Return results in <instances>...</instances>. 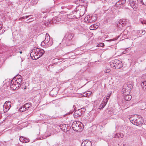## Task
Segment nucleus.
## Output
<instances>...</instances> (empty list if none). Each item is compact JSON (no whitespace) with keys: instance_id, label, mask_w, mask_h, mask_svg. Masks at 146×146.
<instances>
[{"instance_id":"27","label":"nucleus","mask_w":146,"mask_h":146,"mask_svg":"<svg viewBox=\"0 0 146 146\" xmlns=\"http://www.w3.org/2000/svg\"><path fill=\"white\" fill-rule=\"evenodd\" d=\"M111 93H109L107 95V97H105L104 98V100H105V101L107 100V102H108V99H109L110 97V96H111Z\"/></svg>"},{"instance_id":"52","label":"nucleus","mask_w":146,"mask_h":146,"mask_svg":"<svg viewBox=\"0 0 146 146\" xmlns=\"http://www.w3.org/2000/svg\"><path fill=\"white\" fill-rule=\"evenodd\" d=\"M19 52L20 54H22V52L21 51H19Z\"/></svg>"},{"instance_id":"24","label":"nucleus","mask_w":146,"mask_h":146,"mask_svg":"<svg viewBox=\"0 0 146 146\" xmlns=\"http://www.w3.org/2000/svg\"><path fill=\"white\" fill-rule=\"evenodd\" d=\"M11 106V102L10 101H6L4 103L3 106H7V107H10V108Z\"/></svg>"},{"instance_id":"29","label":"nucleus","mask_w":146,"mask_h":146,"mask_svg":"<svg viewBox=\"0 0 146 146\" xmlns=\"http://www.w3.org/2000/svg\"><path fill=\"white\" fill-rule=\"evenodd\" d=\"M38 2V0H31V4L32 5L36 4Z\"/></svg>"},{"instance_id":"12","label":"nucleus","mask_w":146,"mask_h":146,"mask_svg":"<svg viewBox=\"0 0 146 146\" xmlns=\"http://www.w3.org/2000/svg\"><path fill=\"white\" fill-rule=\"evenodd\" d=\"M81 110L82 109H80L75 111L74 114V117L77 118L82 115Z\"/></svg>"},{"instance_id":"5","label":"nucleus","mask_w":146,"mask_h":146,"mask_svg":"<svg viewBox=\"0 0 146 146\" xmlns=\"http://www.w3.org/2000/svg\"><path fill=\"white\" fill-rule=\"evenodd\" d=\"M36 50V49H35L31 51L30 53V56L31 58L33 60H36L38 58V55H37Z\"/></svg>"},{"instance_id":"53","label":"nucleus","mask_w":146,"mask_h":146,"mask_svg":"<svg viewBox=\"0 0 146 146\" xmlns=\"http://www.w3.org/2000/svg\"><path fill=\"white\" fill-rule=\"evenodd\" d=\"M19 52V51L18 50H17L16 51V52Z\"/></svg>"},{"instance_id":"8","label":"nucleus","mask_w":146,"mask_h":146,"mask_svg":"<svg viewBox=\"0 0 146 146\" xmlns=\"http://www.w3.org/2000/svg\"><path fill=\"white\" fill-rule=\"evenodd\" d=\"M138 2L137 0H130L129 1L130 6L133 8H137Z\"/></svg>"},{"instance_id":"15","label":"nucleus","mask_w":146,"mask_h":146,"mask_svg":"<svg viewBox=\"0 0 146 146\" xmlns=\"http://www.w3.org/2000/svg\"><path fill=\"white\" fill-rule=\"evenodd\" d=\"M13 79H15V80H14V83H17V84H19L20 86H21V84L22 83V80L21 78H20V77H19V78H17V79H16V78L15 77Z\"/></svg>"},{"instance_id":"18","label":"nucleus","mask_w":146,"mask_h":146,"mask_svg":"<svg viewBox=\"0 0 146 146\" xmlns=\"http://www.w3.org/2000/svg\"><path fill=\"white\" fill-rule=\"evenodd\" d=\"M75 13H76V11H72L71 13V15H69V16L70 17H68L70 19H74L75 18H76V16L74 15Z\"/></svg>"},{"instance_id":"58","label":"nucleus","mask_w":146,"mask_h":146,"mask_svg":"<svg viewBox=\"0 0 146 146\" xmlns=\"http://www.w3.org/2000/svg\"><path fill=\"white\" fill-rule=\"evenodd\" d=\"M74 107H75V106H74V105L73 106V108H74Z\"/></svg>"},{"instance_id":"38","label":"nucleus","mask_w":146,"mask_h":146,"mask_svg":"<svg viewBox=\"0 0 146 146\" xmlns=\"http://www.w3.org/2000/svg\"><path fill=\"white\" fill-rule=\"evenodd\" d=\"M139 33L142 35H144L145 33V30H141L139 31Z\"/></svg>"},{"instance_id":"59","label":"nucleus","mask_w":146,"mask_h":146,"mask_svg":"<svg viewBox=\"0 0 146 146\" xmlns=\"http://www.w3.org/2000/svg\"><path fill=\"white\" fill-rule=\"evenodd\" d=\"M20 76V77H21V76Z\"/></svg>"},{"instance_id":"26","label":"nucleus","mask_w":146,"mask_h":146,"mask_svg":"<svg viewBox=\"0 0 146 146\" xmlns=\"http://www.w3.org/2000/svg\"><path fill=\"white\" fill-rule=\"evenodd\" d=\"M84 21L85 22H86L87 23H91V19H90V17L88 18V16H87V17L85 18Z\"/></svg>"},{"instance_id":"9","label":"nucleus","mask_w":146,"mask_h":146,"mask_svg":"<svg viewBox=\"0 0 146 146\" xmlns=\"http://www.w3.org/2000/svg\"><path fill=\"white\" fill-rule=\"evenodd\" d=\"M73 37V35L70 33H68L66 34L65 36L64 37L63 40H65L66 41H70Z\"/></svg>"},{"instance_id":"6","label":"nucleus","mask_w":146,"mask_h":146,"mask_svg":"<svg viewBox=\"0 0 146 146\" xmlns=\"http://www.w3.org/2000/svg\"><path fill=\"white\" fill-rule=\"evenodd\" d=\"M130 88L128 87V85L127 84H125L124 85L123 87L122 92L124 95V94L125 93L127 94H129L130 91L131 90Z\"/></svg>"},{"instance_id":"55","label":"nucleus","mask_w":146,"mask_h":146,"mask_svg":"<svg viewBox=\"0 0 146 146\" xmlns=\"http://www.w3.org/2000/svg\"><path fill=\"white\" fill-rule=\"evenodd\" d=\"M125 144H123V146H125Z\"/></svg>"},{"instance_id":"2","label":"nucleus","mask_w":146,"mask_h":146,"mask_svg":"<svg viewBox=\"0 0 146 146\" xmlns=\"http://www.w3.org/2000/svg\"><path fill=\"white\" fill-rule=\"evenodd\" d=\"M83 125L81 122L77 121H74L72 123V127L74 131L80 132L83 129Z\"/></svg>"},{"instance_id":"13","label":"nucleus","mask_w":146,"mask_h":146,"mask_svg":"<svg viewBox=\"0 0 146 146\" xmlns=\"http://www.w3.org/2000/svg\"><path fill=\"white\" fill-rule=\"evenodd\" d=\"M81 146H91V142L86 140L83 141Z\"/></svg>"},{"instance_id":"41","label":"nucleus","mask_w":146,"mask_h":146,"mask_svg":"<svg viewBox=\"0 0 146 146\" xmlns=\"http://www.w3.org/2000/svg\"><path fill=\"white\" fill-rule=\"evenodd\" d=\"M4 108H5L7 110L6 111H8L10 108V107H7V106H3Z\"/></svg>"},{"instance_id":"31","label":"nucleus","mask_w":146,"mask_h":146,"mask_svg":"<svg viewBox=\"0 0 146 146\" xmlns=\"http://www.w3.org/2000/svg\"><path fill=\"white\" fill-rule=\"evenodd\" d=\"M31 17V15L24 16L23 17H21L20 19H27L29 17H30V18L29 19V20H30L31 19H32Z\"/></svg>"},{"instance_id":"4","label":"nucleus","mask_w":146,"mask_h":146,"mask_svg":"<svg viewBox=\"0 0 146 146\" xmlns=\"http://www.w3.org/2000/svg\"><path fill=\"white\" fill-rule=\"evenodd\" d=\"M15 79H13L11 82L10 87L12 90H16L18 89L19 87L20 86L19 84L15 83L14 82Z\"/></svg>"},{"instance_id":"36","label":"nucleus","mask_w":146,"mask_h":146,"mask_svg":"<svg viewBox=\"0 0 146 146\" xmlns=\"http://www.w3.org/2000/svg\"><path fill=\"white\" fill-rule=\"evenodd\" d=\"M104 46V44L103 43H101L97 45V46L98 47H103Z\"/></svg>"},{"instance_id":"1","label":"nucleus","mask_w":146,"mask_h":146,"mask_svg":"<svg viewBox=\"0 0 146 146\" xmlns=\"http://www.w3.org/2000/svg\"><path fill=\"white\" fill-rule=\"evenodd\" d=\"M130 121L134 125L141 126L143 123V119L142 117H138L136 115H134L130 118Z\"/></svg>"},{"instance_id":"46","label":"nucleus","mask_w":146,"mask_h":146,"mask_svg":"<svg viewBox=\"0 0 146 146\" xmlns=\"http://www.w3.org/2000/svg\"><path fill=\"white\" fill-rule=\"evenodd\" d=\"M63 70V69L61 68L59 70H58V72H60L62 71Z\"/></svg>"},{"instance_id":"45","label":"nucleus","mask_w":146,"mask_h":146,"mask_svg":"<svg viewBox=\"0 0 146 146\" xmlns=\"http://www.w3.org/2000/svg\"><path fill=\"white\" fill-rule=\"evenodd\" d=\"M3 26V25H2V23L1 22H0V30L1 29Z\"/></svg>"},{"instance_id":"28","label":"nucleus","mask_w":146,"mask_h":146,"mask_svg":"<svg viewBox=\"0 0 146 146\" xmlns=\"http://www.w3.org/2000/svg\"><path fill=\"white\" fill-rule=\"evenodd\" d=\"M66 125L65 124H62L60 125V128L63 131L65 130V127H66Z\"/></svg>"},{"instance_id":"22","label":"nucleus","mask_w":146,"mask_h":146,"mask_svg":"<svg viewBox=\"0 0 146 146\" xmlns=\"http://www.w3.org/2000/svg\"><path fill=\"white\" fill-rule=\"evenodd\" d=\"M99 23L92 24V30H94L97 29L99 27Z\"/></svg>"},{"instance_id":"23","label":"nucleus","mask_w":146,"mask_h":146,"mask_svg":"<svg viewBox=\"0 0 146 146\" xmlns=\"http://www.w3.org/2000/svg\"><path fill=\"white\" fill-rule=\"evenodd\" d=\"M61 21V18L60 17H55L54 19H52V23L54 22L56 23V22L60 21Z\"/></svg>"},{"instance_id":"44","label":"nucleus","mask_w":146,"mask_h":146,"mask_svg":"<svg viewBox=\"0 0 146 146\" xmlns=\"http://www.w3.org/2000/svg\"><path fill=\"white\" fill-rule=\"evenodd\" d=\"M47 11H48L46 10L45 11H43V10H42L41 12L42 13H43V14H44L45 13H46L47 12Z\"/></svg>"},{"instance_id":"37","label":"nucleus","mask_w":146,"mask_h":146,"mask_svg":"<svg viewBox=\"0 0 146 146\" xmlns=\"http://www.w3.org/2000/svg\"><path fill=\"white\" fill-rule=\"evenodd\" d=\"M92 21H95L97 19V17H96L93 16H92Z\"/></svg>"},{"instance_id":"3","label":"nucleus","mask_w":146,"mask_h":146,"mask_svg":"<svg viewBox=\"0 0 146 146\" xmlns=\"http://www.w3.org/2000/svg\"><path fill=\"white\" fill-rule=\"evenodd\" d=\"M111 66L114 68L118 69L123 66V64L121 62L118 60H114L110 62Z\"/></svg>"},{"instance_id":"17","label":"nucleus","mask_w":146,"mask_h":146,"mask_svg":"<svg viewBox=\"0 0 146 146\" xmlns=\"http://www.w3.org/2000/svg\"><path fill=\"white\" fill-rule=\"evenodd\" d=\"M45 38L44 41L45 43H47L49 41H50V37L49 35L46 33L45 35Z\"/></svg>"},{"instance_id":"25","label":"nucleus","mask_w":146,"mask_h":146,"mask_svg":"<svg viewBox=\"0 0 146 146\" xmlns=\"http://www.w3.org/2000/svg\"><path fill=\"white\" fill-rule=\"evenodd\" d=\"M47 43V44H46L45 45V46L46 48H48L51 46L53 43V41L52 40H51L50 41H49Z\"/></svg>"},{"instance_id":"56","label":"nucleus","mask_w":146,"mask_h":146,"mask_svg":"<svg viewBox=\"0 0 146 146\" xmlns=\"http://www.w3.org/2000/svg\"><path fill=\"white\" fill-rule=\"evenodd\" d=\"M110 111H109L108 112V113H110Z\"/></svg>"},{"instance_id":"34","label":"nucleus","mask_w":146,"mask_h":146,"mask_svg":"<svg viewBox=\"0 0 146 146\" xmlns=\"http://www.w3.org/2000/svg\"><path fill=\"white\" fill-rule=\"evenodd\" d=\"M24 143H27L29 141V139H27L25 137H24Z\"/></svg>"},{"instance_id":"40","label":"nucleus","mask_w":146,"mask_h":146,"mask_svg":"<svg viewBox=\"0 0 146 146\" xmlns=\"http://www.w3.org/2000/svg\"><path fill=\"white\" fill-rule=\"evenodd\" d=\"M24 137H20L19 139L21 141L24 143Z\"/></svg>"},{"instance_id":"49","label":"nucleus","mask_w":146,"mask_h":146,"mask_svg":"<svg viewBox=\"0 0 146 146\" xmlns=\"http://www.w3.org/2000/svg\"><path fill=\"white\" fill-rule=\"evenodd\" d=\"M53 91H51V92L50 93V95H54L53 94V95L52 94V93H53Z\"/></svg>"},{"instance_id":"39","label":"nucleus","mask_w":146,"mask_h":146,"mask_svg":"<svg viewBox=\"0 0 146 146\" xmlns=\"http://www.w3.org/2000/svg\"><path fill=\"white\" fill-rule=\"evenodd\" d=\"M126 0H120L119 1H120L121 2V4L122 5L124 4L126 2Z\"/></svg>"},{"instance_id":"43","label":"nucleus","mask_w":146,"mask_h":146,"mask_svg":"<svg viewBox=\"0 0 146 146\" xmlns=\"http://www.w3.org/2000/svg\"><path fill=\"white\" fill-rule=\"evenodd\" d=\"M127 33V31H124L123 32V35H126Z\"/></svg>"},{"instance_id":"35","label":"nucleus","mask_w":146,"mask_h":146,"mask_svg":"<svg viewBox=\"0 0 146 146\" xmlns=\"http://www.w3.org/2000/svg\"><path fill=\"white\" fill-rule=\"evenodd\" d=\"M98 111L95 110V111L94 112V113L93 114V118L94 119L96 117V116L97 115Z\"/></svg>"},{"instance_id":"42","label":"nucleus","mask_w":146,"mask_h":146,"mask_svg":"<svg viewBox=\"0 0 146 146\" xmlns=\"http://www.w3.org/2000/svg\"><path fill=\"white\" fill-rule=\"evenodd\" d=\"M110 70L109 69H105L104 72L106 73H109L110 72Z\"/></svg>"},{"instance_id":"33","label":"nucleus","mask_w":146,"mask_h":146,"mask_svg":"<svg viewBox=\"0 0 146 146\" xmlns=\"http://www.w3.org/2000/svg\"><path fill=\"white\" fill-rule=\"evenodd\" d=\"M141 85L142 87H143V88H145L146 89V81L142 82L141 83Z\"/></svg>"},{"instance_id":"14","label":"nucleus","mask_w":146,"mask_h":146,"mask_svg":"<svg viewBox=\"0 0 146 146\" xmlns=\"http://www.w3.org/2000/svg\"><path fill=\"white\" fill-rule=\"evenodd\" d=\"M124 98L126 101H129L130 100L131 98V96L129 94H126L125 93L124 94Z\"/></svg>"},{"instance_id":"54","label":"nucleus","mask_w":146,"mask_h":146,"mask_svg":"<svg viewBox=\"0 0 146 146\" xmlns=\"http://www.w3.org/2000/svg\"><path fill=\"white\" fill-rule=\"evenodd\" d=\"M91 27V25L90 26V30H91V29H90Z\"/></svg>"},{"instance_id":"30","label":"nucleus","mask_w":146,"mask_h":146,"mask_svg":"<svg viewBox=\"0 0 146 146\" xmlns=\"http://www.w3.org/2000/svg\"><path fill=\"white\" fill-rule=\"evenodd\" d=\"M25 108H24V106L23 105L19 108V111L21 112H23L26 110H27L26 109H25Z\"/></svg>"},{"instance_id":"7","label":"nucleus","mask_w":146,"mask_h":146,"mask_svg":"<svg viewBox=\"0 0 146 146\" xmlns=\"http://www.w3.org/2000/svg\"><path fill=\"white\" fill-rule=\"evenodd\" d=\"M127 22L125 19H120L117 24V26L120 28L121 27V25L122 27H124L126 25Z\"/></svg>"},{"instance_id":"11","label":"nucleus","mask_w":146,"mask_h":146,"mask_svg":"<svg viewBox=\"0 0 146 146\" xmlns=\"http://www.w3.org/2000/svg\"><path fill=\"white\" fill-rule=\"evenodd\" d=\"M37 55H38V58L41 56L44 53L45 51L43 49H40L39 48L36 49Z\"/></svg>"},{"instance_id":"48","label":"nucleus","mask_w":146,"mask_h":146,"mask_svg":"<svg viewBox=\"0 0 146 146\" xmlns=\"http://www.w3.org/2000/svg\"><path fill=\"white\" fill-rule=\"evenodd\" d=\"M97 109V108H96L95 107H94V108L92 109V111H94V110H95L96 109Z\"/></svg>"},{"instance_id":"47","label":"nucleus","mask_w":146,"mask_h":146,"mask_svg":"<svg viewBox=\"0 0 146 146\" xmlns=\"http://www.w3.org/2000/svg\"><path fill=\"white\" fill-rule=\"evenodd\" d=\"M140 22H141V23L142 24H145V22L144 21H140Z\"/></svg>"},{"instance_id":"51","label":"nucleus","mask_w":146,"mask_h":146,"mask_svg":"<svg viewBox=\"0 0 146 146\" xmlns=\"http://www.w3.org/2000/svg\"><path fill=\"white\" fill-rule=\"evenodd\" d=\"M45 23L46 25H48V23Z\"/></svg>"},{"instance_id":"10","label":"nucleus","mask_w":146,"mask_h":146,"mask_svg":"<svg viewBox=\"0 0 146 146\" xmlns=\"http://www.w3.org/2000/svg\"><path fill=\"white\" fill-rule=\"evenodd\" d=\"M91 122V116L90 114H88L87 116L83 120V122L86 124H88Z\"/></svg>"},{"instance_id":"19","label":"nucleus","mask_w":146,"mask_h":146,"mask_svg":"<svg viewBox=\"0 0 146 146\" xmlns=\"http://www.w3.org/2000/svg\"><path fill=\"white\" fill-rule=\"evenodd\" d=\"M91 95V92L90 91L86 92L84 93L83 94V96H86L87 97H90Z\"/></svg>"},{"instance_id":"32","label":"nucleus","mask_w":146,"mask_h":146,"mask_svg":"<svg viewBox=\"0 0 146 146\" xmlns=\"http://www.w3.org/2000/svg\"><path fill=\"white\" fill-rule=\"evenodd\" d=\"M98 84H97V82H96L95 83V84L93 85V87H92L93 90H96L98 88Z\"/></svg>"},{"instance_id":"50","label":"nucleus","mask_w":146,"mask_h":146,"mask_svg":"<svg viewBox=\"0 0 146 146\" xmlns=\"http://www.w3.org/2000/svg\"><path fill=\"white\" fill-rule=\"evenodd\" d=\"M113 40L112 39H110V40H107V41H112Z\"/></svg>"},{"instance_id":"57","label":"nucleus","mask_w":146,"mask_h":146,"mask_svg":"<svg viewBox=\"0 0 146 146\" xmlns=\"http://www.w3.org/2000/svg\"><path fill=\"white\" fill-rule=\"evenodd\" d=\"M57 64L56 63H54L53 64Z\"/></svg>"},{"instance_id":"21","label":"nucleus","mask_w":146,"mask_h":146,"mask_svg":"<svg viewBox=\"0 0 146 146\" xmlns=\"http://www.w3.org/2000/svg\"><path fill=\"white\" fill-rule=\"evenodd\" d=\"M123 137V135L121 133H116L114 136V137L115 138H121Z\"/></svg>"},{"instance_id":"16","label":"nucleus","mask_w":146,"mask_h":146,"mask_svg":"<svg viewBox=\"0 0 146 146\" xmlns=\"http://www.w3.org/2000/svg\"><path fill=\"white\" fill-rule=\"evenodd\" d=\"M106 101L103 100V101L102 102V104L100 105V106L99 107V109L100 110L102 109L104 106L106 105L107 102Z\"/></svg>"},{"instance_id":"20","label":"nucleus","mask_w":146,"mask_h":146,"mask_svg":"<svg viewBox=\"0 0 146 146\" xmlns=\"http://www.w3.org/2000/svg\"><path fill=\"white\" fill-rule=\"evenodd\" d=\"M24 108L27 110H28L31 107V104L30 103H27L25 104L24 105Z\"/></svg>"}]
</instances>
